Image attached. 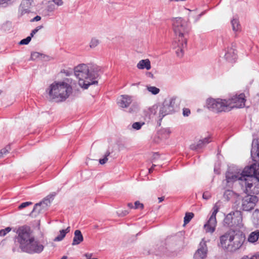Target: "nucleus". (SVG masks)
Listing matches in <instances>:
<instances>
[{
    "label": "nucleus",
    "instance_id": "nucleus-1",
    "mask_svg": "<svg viewBox=\"0 0 259 259\" xmlns=\"http://www.w3.org/2000/svg\"><path fill=\"white\" fill-rule=\"evenodd\" d=\"M100 67L93 64H80L75 67L74 73L78 79L79 86L83 89H88L90 85L98 83L95 79L99 76Z\"/></svg>",
    "mask_w": 259,
    "mask_h": 259
},
{
    "label": "nucleus",
    "instance_id": "nucleus-2",
    "mask_svg": "<svg viewBox=\"0 0 259 259\" xmlns=\"http://www.w3.org/2000/svg\"><path fill=\"white\" fill-rule=\"evenodd\" d=\"M239 179L241 180V185L245 188L244 191L246 193H259V164L253 163L245 167Z\"/></svg>",
    "mask_w": 259,
    "mask_h": 259
},
{
    "label": "nucleus",
    "instance_id": "nucleus-3",
    "mask_svg": "<svg viewBox=\"0 0 259 259\" xmlns=\"http://www.w3.org/2000/svg\"><path fill=\"white\" fill-rule=\"evenodd\" d=\"M65 81H55L46 90L50 100L56 102L65 101L71 94L75 81L67 78Z\"/></svg>",
    "mask_w": 259,
    "mask_h": 259
},
{
    "label": "nucleus",
    "instance_id": "nucleus-4",
    "mask_svg": "<svg viewBox=\"0 0 259 259\" xmlns=\"http://www.w3.org/2000/svg\"><path fill=\"white\" fill-rule=\"evenodd\" d=\"M172 22L174 31L179 36L178 42H176L178 48L176 52L177 56L181 57L184 54V49L186 48L187 45V38L184 36L189 33L190 27L188 22L181 17L173 18Z\"/></svg>",
    "mask_w": 259,
    "mask_h": 259
},
{
    "label": "nucleus",
    "instance_id": "nucleus-5",
    "mask_svg": "<svg viewBox=\"0 0 259 259\" xmlns=\"http://www.w3.org/2000/svg\"><path fill=\"white\" fill-rule=\"evenodd\" d=\"M245 240V235L240 232L230 229L220 237L222 247L228 251L234 252L239 249Z\"/></svg>",
    "mask_w": 259,
    "mask_h": 259
},
{
    "label": "nucleus",
    "instance_id": "nucleus-6",
    "mask_svg": "<svg viewBox=\"0 0 259 259\" xmlns=\"http://www.w3.org/2000/svg\"><path fill=\"white\" fill-rule=\"evenodd\" d=\"M32 233L30 228L28 226H23L18 228L16 239L19 243V247L21 250L28 243H31V240L34 237Z\"/></svg>",
    "mask_w": 259,
    "mask_h": 259
},
{
    "label": "nucleus",
    "instance_id": "nucleus-7",
    "mask_svg": "<svg viewBox=\"0 0 259 259\" xmlns=\"http://www.w3.org/2000/svg\"><path fill=\"white\" fill-rule=\"evenodd\" d=\"M229 104L226 100H222L219 98H209L206 101L207 108L215 113H220L225 111L228 107Z\"/></svg>",
    "mask_w": 259,
    "mask_h": 259
},
{
    "label": "nucleus",
    "instance_id": "nucleus-8",
    "mask_svg": "<svg viewBox=\"0 0 259 259\" xmlns=\"http://www.w3.org/2000/svg\"><path fill=\"white\" fill-rule=\"evenodd\" d=\"M257 201L258 198L256 196L246 195L241 199L240 209L243 211H250L253 209Z\"/></svg>",
    "mask_w": 259,
    "mask_h": 259
},
{
    "label": "nucleus",
    "instance_id": "nucleus-9",
    "mask_svg": "<svg viewBox=\"0 0 259 259\" xmlns=\"http://www.w3.org/2000/svg\"><path fill=\"white\" fill-rule=\"evenodd\" d=\"M242 220L241 213L239 211L231 212L228 213L224 219L225 225L229 227H236L238 226Z\"/></svg>",
    "mask_w": 259,
    "mask_h": 259
},
{
    "label": "nucleus",
    "instance_id": "nucleus-10",
    "mask_svg": "<svg viewBox=\"0 0 259 259\" xmlns=\"http://www.w3.org/2000/svg\"><path fill=\"white\" fill-rule=\"evenodd\" d=\"M44 248V245L33 237V239L31 240V243H28L22 250V251L29 254L39 253L42 251Z\"/></svg>",
    "mask_w": 259,
    "mask_h": 259
},
{
    "label": "nucleus",
    "instance_id": "nucleus-11",
    "mask_svg": "<svg viewBox=\"0 0 259 259\" xmlns=\"http://www.w3.org/2000/svg\"><path fill=\"white\" fill-rule=\"evenodd\" d=\"M219 206L215 203L212 207V213L207 222L204 225L207 232L213 233L217 225L216 214L219 211Z\"/></svg>",
    "mask_w": 259,
    "mask_h": 259
},
{
    "label": "nucleus",
    "instance_id": "nucleus-12",
    "mask_svg": "<svg viewBox=\"0 0 259 259\" xmlns=\"http://www.w3.org/2000/svg\"><path fill=\"white\" fill-rule=\"evenodd\" d=\"M245 101L244 94L241 93L238 96H233L231 99L227 100V102L229 104L228 107L232 108H240L245 106Z\"/></svg>",
    "mask_w": 259,
    "mask_h": 259
},
{
    "label": "nucleus",
    "instance_id": "nucleus-13",
    "mask_svg": "<svg viewBox=\"0 0 259 259\" xmlns=\"http://www.w3.org/2000/svg\"><path fill=\"white\" fill-rule=\"evenodd\" d=\"M207 247L206 242L202 239L199 244L198 248L194 254L195 259H204L207 256Z\"/></svg>",
    "mask_w": 259,
    "mask_h": 259
},
{
    "label": "nucleus",
    "instance_id": "nucleus-14",
    "mask_svg": "<svg viewBox=\"0 0 259 259\" xmlns=\"http://www.w3.org/2000/svg\"><path fill=\"white\" fill-rule=\"evenodd\" d=\"M236 46L232 44L231 47H228L225 50V59L229 62H235L237 58V51L235 49Z\"/></svg>",
    "mask_w": 259,
    "mask_h": 259
},
{
    "label": "nucleus",
    "instance_id": "nucleus-15",
    "mask_svg": "<svg viewBox=\"0 0 259 259\" xmlns=\"http://www.w3.org/2000/svg\"><path fill=\"white\" fill-rule=\"evenodd\" d=\"M174 108L171 106H168L167 104V100H165L159 109V117L161 120L166 115L171 114L174 112Z\"/></svg>",
    "mask_w": 259,
    "mask_h": 259
},
{
    "label": "nucleus",
    "instance_id": "nucleus-16",
    "mask_svg": "<svg viewBox=\"0 0 259 259\" xmlns=\"http://www.w3.org/2000/svg\"><path fill=\"white\" fill-rule=\"evenodd\" d=\"M210 137H206L200 140L197 143H194L190 145V148L192 150H195L200 149L204 147L206 144L211 142Z\"/></svg>",
    "mask_w": 259,
    "mask_h": 259
},
{
    "label": "nucleus",
    "instance_id": "nucleus-17",
    "mask_svg": "<svg viewBox=\"0 0 259 259\" xmlns=\"http://www.w3.org/2000/svg\"><path fill=\"white\" fill-rule=\"evenodd\" d=\"M132 97L128 95H121L117 103L122 108H127L132 103Z\"/></svg>",
    "mask_w": 259,
    "mask_h": 259
},
{
    "label": "nucleus",
    "instance_id": "nucleus-18",
    "mask_svg": "<svg viewBox=\"0 0 259 259\" xmlns=\"http://www.w3.org/2000/svg\"><path fill=\"white\" fill-rule=\"evenodd\" d=\"M242 175V172L240 174H234L232 172L228 171L226 174V179L228 183L234 182L236 181H239V184L241 185V180L239 179Z\"/></svg>",
    "mask_w": 259,
    "mask_h": 259
},
{
    "label": "nucleus",
    "instance_id": "nucleus-19",
    "mask_svg": "<svg viewBox=\"0 0 259 259\" xmlns=\"http://www.w3.org/2000/svg\"><path fill=\"white\" fill-rule=\"evenodd\" d=\"M83 240V237L81 231L76 230L74 232V236L72 243V245H76L80 244Z\"/></svg>",
    "mask_w": 259,
    "mask_h": 259
},
{
    "label": "nucleus",
    "instance_id": "nucleus-20",
    "mask_svg": "<svg viewBox=\"0 0 259 259\" xmlns=\"http://www.w3.org/2000/svg\"><path fill=\"white\" fill-rule=\"evenodd\" d=\"M44 204L45 201H41L35 204L29 215L36 217L37 215L41 213L42 209V205Z\"/></svg>",
    "mask_w": 259,
    "mask_h": 259
},
{
    "label": "nucleus",
    "instance_id": "nucleus-21",
    "mask_svg": "<svg viewBox=\"0 0 259 259\" xmlns=\"http://www.w3.org/2000/svg\"><path fill=\"white\" fill-rule=\"evenodd\" d=\"M137 68L140 69L146 68L149 70L151 68L150 61L148 59L142 60L137 64Z\"/></svg>",
    "mask_w": 259,
    "mask_h": 259
},
{
    "label": "nucleus",
    "instance_id": "nucleus-22",
    "mask_svg": "<svg viewBox=\"0 0 259 259\" xmlns=\"http://www.w3.org/2000/svg\"><path fill=\"white\" fill-rule=\"evenodd\" d=\"M231 23L233 31L238 32L241 31V25L237 17H234L232 19Z\"/></svg>",
    "mask_w": 259,
    "mask_h": 259
},
{
    "label": "nucleus",
    "instance_id": "nucleus-23",
    "mask_svg": "<svg viewBox=\"0 0 259 259\" xmlns=\"http://www.w3.org/2000/svg\"><path fill=\"white\" fill-rule=\"evenodd\" d=\"M70 231V227H68L66 229L61 230L60 231V234L57 236L54 239L55 241H60L63 239V238L65 237L66 234L69 232Z\"/></svg>",
    "mask_w": 259,
    "mask_h": 259
},
{
    "label": "nucleus",
    "instance_id": "nucleus-24",
    "mask_svg": "<svg viewBox=\"0 0 259 259\" xmlns=\"http://www.w3.org/2000/svg\"><path fill=\"white\" fill-rule=\"evenodd\" d=\"M259 238V231L251 232L248 236V241L249 242L254 243L256 242Z\"/></svg>",
    "mask_w": 259,
    "mask_h": 259
},
{
    "label": "nucleus",
    "instance_id": "nucleus-25",
    "mask_svg": "<svg viewBox=\"0 0 259 259\" xmlns=\"http://www.w3.org/2000/svg\"><path fill=\"white\" fill-rule=\"evenodd\" d=\"M194 215L193 212H186L184 219V224L186 225L189 223L191 220L193 218Z\"/></svg>",
    "mask_w": 259,
    "mask_h": 259
},
{
    "label": "nucleus",
    "instance_id": "nucleus-26",
    "mask_svg": "<svg viewBox=\"0 0 259 259\" xmlns=\"http://www.w3.org/2000/svg\"><path fill=\"white\" fill-rule=\"evenodd\" d=\"M147 90L154 95L158 94L160 92V90L158 88L153 86L147 87Z\"/></svg>",
    "mask_w": 259,
    "mask_h": 259
},
{
    "label": "nucleus",
    "instance_id": "nucleus-27",
    "mask_svg": "<svg viewBox=\"0 0 259 259\" xmlns=\"http://www.w3.org/2000/svg\"><path fill=\"white\" fill-rule=\"evenodd\" d=\"M11 150L10 145H8L4 148L0 150V158L2 157L4 155L7 154Z\"/></svg>",
    "mask_w": 259,
    "mask_h": 259
},
{
    "label": "nucleus",
    "instance_id": "nucleus-28",
    "mask_svg": "<svg viewBox=\"0 0 259 259\" xmlns=\"http://www.w3.org/2000/svg\"><path fill=\"white\" fill-rule=\"evenodd\" d=\"M157 109H158V106L157 105H154L152 106V107H150L149 108V116L154 115L157 112Z\"/></svg>",
    "mask_w": 259,
    "mask_h": 259
},
{
    "label": "nucleus",
    "instance_id": "nucleus-29",
    "mask_svg": "<svg viewBox=\"0 0 259 259\" xmlns=\"http://www.w3.org/2000/svg\"><path fill=\"white\" fill-rule=\"evenodd\" d=\"M100 41L96 38H93L90 42V46L93 48L97 46L99 44Z\"/></svg>",
    "mask_w": 259,
    "mask_h": 259
},
{
    "label": "nucleus",
    "instance_id": "nucleus-30",
    "mask_svg": "<svg viewBox=\"0 0 259 259\" xmlns=\"http://www.w3.org/2000/svg\"><path fill=\"white\" fill-rule=\"evenodd\" d=\"M31 40V38L28 36L26 38L22 39L19 42L20 45H28Z\"/></svg>",
    "mask_w": 259,
    "mask_h": 259
},
{
    "label": "nucleus",
    "instance_id": "nucleus-31",
    "mask_svg": "<svg viewBox=\"0 0 259 259\" xmlns=\"http://www.w3.org/2000/svg\"><path fill=\"white\" fill-rule=\"evenodd\" d=\"M143 124H144V122H136L133 124L132 127L136 130H139Z\"/></svg>",
    "mask_w": 259,
    "mask_h": 259
},
{
    "label": "nucleus",
    "instance_id": "nucleus-32",
    "mask_svg": "<svg viewBox=\"0 0 259 259\" xmlns=\"http://www.w3.org/2000/svg\"><path fill=\"white\" fill-rule=\"evenodd\" d=\"M12 228L11 227H7L4 229L0 230V236H5L7 233L11 231Z\"/></svg>",
    "mask_w": 259,
    "mask_h": 259
},
{
    "label": "nucleus",
    "instance_id": "nucleus-33",
    "mask_svg": "<svg viewBox=\"0 0 259 259\" xmlns=\"http://www.w3.org/2000/svg\"><path fill=\"white\" fill-rule=\"evenodd\" d=\"M110 153L109 151H107L105 154V156L103 159H100L99 160V162L101 164H105L108 160L107 157L110 155Z\"/></svg>",
    "mask_w": 259,
    "mask_h": 259
},
{
    "label": "nucleus",
    "instance_id": "nucleus-34",
    "mask_svg": "<svg viewBox=\"0 0 259 259\" xmlns=\"http://www.w3.org/2000/svg\"><path fill=\"white\" fill-rule=\"evenodd\" d=\"M43 27L42 25L38 26L36 27L35 29L32 30L31 31V32L30 33V34L29 36L32 38V37H33L34 35L38 32L39 30L41 29Z\"/></svg>",
    "mask_w": 259,
    "mask_h": 259
},
{
    "label": "nucleus",
    "instance_id": "nucleus-35",
    "mask_svg": "<svg viewBox=\"0 0 259 259\" xmlns=\"http://www.w3.org/2000/svg\"><path fill=\"white\" fill-rule=\"evenodd\" d=\"M41 54L38 52H33L31 54L30 59L32 60H34L37 58H38Z\"/></svg>",
    "mask_w": 259,
    "mask_h": 259
},
{
    "label": "nucleus",
    "instance_id": "nucleus-36",
    "mask_svg": "<svg viewBox=\"0 0 259 259\" xmlns=\"http://www.w3.org/2000/svg\"><path fill=\"white\" fill-rule=\"evenodd\" d=\"M31 204H32V202L30 201L23 202L19 206L18 208L21 209Z\"/></svg>",
    "mask_w": 259,
    "mask_h": 259
},
{
    "label": "nucleus",
    "instance_id": "nucleus-37",
    "mask_svg": "<svg viewBox=\"0 0 259 259\" xmlns=\"http://www.w3.org/2000/svg\"><path fill=\"white\" fill-rule=\"evenodd\" d=\"M175 98H171L169 101H167V104H168V106L173 107L174 111L175 110Z\"/></svg>",
    "mask_w": 259,
    "mask_h": 259
},
{
    "label": "nucleus",
    "instance_id": "nucleus-38",
    "mask_svg": "<svg viewBox=\"0 0 259 259\" xmlns=\"http://www.w3.org/2000/svg\"><path fill=\"white\" fill-rule=\"evenodd\" d=\"M211 197V194L208 191H205L202 195V198L204 199L208 200Z\"/></svg>",
    "mask_w": 259,
    "mask_h": 259
},
{
    "label": "nucleus",
    "instance_id": "nucleus-39",
    "mask_svg": "<svg viewBox=\"0 0 259 259\" xmlns=\"http://www.w3.org/2000/svg\"><path fill=\"white\" fill-rule=\"evenodd\" d=\"M140 208L141 209H143L144 208V205L143 203H141L139 201H136L135 202L134 208L137 209Z\"/></svg>",
    "mask_w": 259,
    "mask_h": 259
},
{
    "label": "nucleus",
    "instance_id": "nucleus-40",
    "mask_svg": "<svg viewBox=\"0 0 259 259\" xmlns=\"http://www.w3.org/2000/svg\"><path fill=\"white\" fill-rule=\"evenodd\" d=\"M191 113L190 110L188 108H184L183 110V114L184 116H188Z\"/></svg>",
    "mask_w": 259,
    "mask_h": 259
},
{
    "label": "nucleus",
    "instance_id": "nucleus-41",
    "mask_svg": "<svg viewBox=\"0 0 259 259\" xmlns=\"http://www.w3.org/2000/svg\"><path fill=\"white\" fill-rule=\"evenodd\" d=\"M242 259H259V252L256 253L255 254L252 256L251 257H248V256H244L242 258Z\"/></svg>",
    "mask_w": 259,
    "mask_h": 259
},
{
    "label": "nucleus",
    "instance_id": "nucleus-42",
    "mask_svg": "<svg viewBox=\"0 0 259 259\" xmlns=\"http://www.w3.org/2000/svg\"><path fill=\"white\" fill-rule=\"evenodd\" d=\"M53 1L58 6L62 5L63 3L62 0H53Z\"/></svg>",
    "mask_w": 259,
    "mask_h": 259
},
{
    "label": "nucleus",
    "instance_id": "nucleus-43",
    "mask_svg": "<svg viewBox=\"0 0 259 259\" xmlns=\"http://www.w3.org/2000/svg\"><path fill=\"white\" fill-rule=\"evenodd\" d=\"M129 212L127 210L122 211L121 212L119 213V217H124L127 215Z\"/></svg>",
    "mask_w": 259,
    "mask_h": 259
},
{
    "label": "nucleus",
    "instance_id": "nucleus-44",
    "mask_svg": "<svg viewBox=\"0 0 259 259\" xmlns=\"http://www.w3.org/2000/svg\"><path fill=\"white\" fill-rule=\"evenodd\" d=\"M41 17L37 15L36 16L34 17L31 20V22H34V21H38L40 20Z\"/></svg>",
    "mask_w": 259,
    "mask_h": 259
},
{
    "label": "nucleus",
    "instance_id": "nucleus-45",
    "mask_svg": "<svg viewBox=\"0 0 259 259\" xmlns=\"http://www.w3.org/2000/svg\"><path fill=\"white\" fill-rule=\"evenodd\" d=\"M84 255L87 259H98L97 258H92V254L91 253H86Z\"/></svg>",
    "mask_w": 259,
    "mask_h": 259
},
{
    "label": "nucleus",
    "instance_id": "nucleus-46",
    "mask_svg": "<svg viewBox=\"0 0 259 259\" xmlns=\"http://www.w3.org/2000/svg\"><path fill=\"white\" fill-rule=\"evenodd\" d=\"M30 5L31 4V3H30V0H25L24 1H23L21 5Z\"/></svg>",
    "mask_w": 259,
    "mask_h": 259
},
{
    "label": "nucleus",
    "instance_id": "nucleus-47",
    "mask_svg": "<svg viewBox=\"0 0 259 259\" xmlns=\"http://www.w3.org/2000/svg\"><path fill=\"white\" fill-rule=\"evenodd\" d=\"M11 0H0V5L8 4Z\"/></svg>",
    "mask_w": 259,
    "mask_h": 259
},
{
    "label": "nucleus",
    "instance_id": "nucleus-48",
    "mask_svg": "<svg viewBox=\"0 0 259 259\" xmlns=\"http://www.w3.org/2000/svg\"><path fill=\"white\" fill-rule=\"evenodd\" d=\"M147 76L149 77L153 78L154 77L153 74L150 72L147 73Z\"/></svg>",
    "mask_w": 259,
    "mask_h": 259
},
{
    "label": "nucleus",
    "instance_id": "nucleus-49",
    "mask_svg": "<svg viewBox=\"0 0 259 259\" xmlns=\"http://www.w3.org/2000/svg\"><path fill=\"white\" fill-rule=\"evenodd\" d=\"M156 166V165L153 164L152 167L149 169V171L150 173L152 172L154 169V167Z\"/></svg>",
    "mask_w": 259,
    "mask_h": 259
},
{
    "label": "nucleus",
    "instance_id": "nucleus-50",
    "mask_svg": "<svg viewBox=\"0 0 259 259\" xmlns=\"http://www.w3.org/2000/svg\"><path fill=\"white\" fill-rule=\"evenodd\" d=\"M63 72L66 74V76H69L71 73V72L67 70H64Z\"/></svg>",
    "mask_w": 259,
    "mask_h": 259
},
{
    "label": "nucleus",
    "instance_id": "nucleus-51",
    "mask_svg": "<svg viewBox=\"0 0 259 259\" xmlns=\"http://www.w3.org/2000/svg\"><path fill=\"white\" fill-rule=\"evenodd\" d=\"M127 206L131 208H134V206L133 205L132 203H128L127 204Z\"/></svg>",
    "mask_w": 259,
    "mask_h": 259
},
{
    "label": "nucleus",
    "instance_id": "nucleus-52",
    "mask_svg": "<svg viewBox=\"0 0 259 259\" xmlns=\"http://www.w3.org/2000/svg\"><path fill=\"white\" fill-rule=\"evenodd\" d=\"M158 202H159V203H160V202H161L162 201H163V200H164V197H158Z\"/></svg>",
    "mask_w": 259,
    "mask_h": 259
},
{
    "label": "nucleus",
    "instance_id": "nucleus-53",
    "mask_svg": "<svg viewBox=\"0 0 259 259\" xmlns=\"http://www.w3.org/2000/svg\"><path fill=\"white\" fill-rule=\"evenodd\" d=\"M164 132H165V133H166L168 135L170 133V130H169V129H168V128L165 129V130H164Z\"/></svg>",
    "mask_w": 259,
    "mask_h": 259
},
{
    "label": "nucleus",
    "instance_id": "nucleus-54",
    "mask_svg": "<svg viewBox=\"0 0 259 259\" xmlns=\"http://www.w3.org/2000/svg\"><path fill=\"white\" fill-rule=\"evenodd\" d=\"M230 193H231V191H229V190L226 191L225 192V193H224V196H225L226 195H227V194H228H228H230Z\"/></svg>",
    "mask_w": 259,
    "mask_h": 259
},
{
    "label": "nucleus",
    "instance_id": "nucleus-55",
    "mask_svg": "<svg viewBox=\"0 0 259 259\" xmlns=\"http://www.w3.org/2000/svg\"><path fill=\"white\" fill-rule=\"evenodd\" d=\"M60 259H67V256H63Z\"/></svg>",
    "mask_w": 259,
    "mask_h": 259
}]
</instances>
